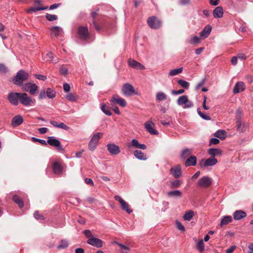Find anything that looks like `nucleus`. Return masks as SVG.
<instances>
[{"mask_svg": "<svg viewBox=\"0 0 253 253\" xmlns=\"http://www.w3.org/2000/svg\"><path fill=\"white\" fill-rule=\"evenodd\" d=\"M29 78V74L24 70L19 71L13 79V83L19 86L23 84V82L27 81Z\"/></svg>", "mask_w": 253, "mask_h": 253, "instance_id": "nucleus-1", "label": "nucleus"}, {"mask_svg": "<svg viewBox=\"0 0 253 253\" xmlns=\"http://www.w3.org/2000/svg\"><path fill=\"white\" fill-rule=\"evenodd\" d=\"M19 101L23 105L27 106L35 104V100L29 97L26 93H19Z\"/></svg>", "mask_w": 253, "mask_h": 253, "instance_id": "nucleus-2", "label": "nucleus"}, {"mask_svg": "<svg viewBox=\"0 0 253 253\" xmlns=\"http://www.w3.org/2000/svg\"><path fill=\"white\" fill-rule=\"evenodd\" d=\"M147 24L151 28L158 29L162 25V22L156 16H152L148 18Z\"/></svg>", "mask_w": 253, "mask_h": 253, "instance_id": "nucleus-3", "label": "nucleus"}, {"mask_svg": "<svg viewBox=\"0 0 253 253\" xmlns=\"http://www.w3.org/2000/svg\"><path fill=\"white\" fill-rule=\"evenodd\" d=\"M110 101V104L112 107H113L114 104H118L122 107H125L126 105V100L116 94L114 95L112 97Z\"/></svg>", "mask_w": 253, "mask_h": 253, "instance_id": "nucleus-4", "label": "nucleus"}, {"mask_svg": "<svg viewBox=\"0 0 253 253\" xmlns=\"http://www.w3.org/2000/svg\"><path fill=\"white\" fill-rule=\"evenodd\" d=\"M47 139L48 140L46 142L47 144H48L51 146L56 147L57 150L60 151H63L64 150V148L61 145V143L59 140L53 136H49L47 137Z\"/></svg>", "mask_w": 253, "mask_h": 253, "instance_id": "nucleus-5", "label": "nucleus"}, {"mask_svg": "<svg viewBox=\"0 0 253 253\" xmlns=\"http://www.w3.org/2000/svg\"><path fill=\"white\" fill-rule=\"evenodd\" d=\"M122 92L124 95L130 96L135 93L133 86L128 83L125 84L122 88Z\"/></svg>", "mask_w": 253, "mask_h": 253, "instance_id": "nucleus-6", "label": "nucleus"}, {"mask_svg": "<svg viewBox=\"0 0 253 253\" xmlns=\"http://www.w3.org/2000/svg\"><path fill=\"white\" fill-rule=\"evenodd\" d=\"M78 33L80 38L82 40L86 41L90 37L87 27H79Z\"/></svg>", "mask_w": 253, "mask_h": 253, "instance_id": "nucleus-7", "label": "nucleus"}, {"mask_svg": "<svg viewBox=\"0 0 253 253\" xmlns=\"http://www.w3.org/2000/svg\"><path fill=\"white\" fill-rule=\"evenodd\" d=\"M212 183L211 178L208 176H203L200 178L197 182V185L201 187L207 188L209 187Z\"/></svg>", "mask_w": 253, "mask_h": 253, "instance_id": "nucleus-8", "label": "nucleus"}, {"mask_svg": "<svg viewBox=\"0 0 253 253\" xmlns=\"http://www.w3.org/2000/svg\"><path fill=\"white\" fill-rule=\"evenodd\" d=\"M7 99L12 105H17L18 104V100H19V93L10 92L8 94Z\"/></svg>", "mask_w": 253, "mask_h": 253, "instance_id": "nucleus-9", "label": "nucleus"}, {"mask_svg": "<svg viewBox=\"0 0 253 253\" xmlns=\"http://www.w3.org/2000/svg\"><path fill=\"white\" fill-rule=\"evenodd\" d=\"M217 160L215 158H213L211 157L207 159L206 160L204 161V160H202L200 162L199 165L201 167H209V166H212L215 165L217 163Z\"/></svg>", "mask_w": 253, "mask_h": 253, "instance_id": "nucleus-10", "label": "nucleus"}, {"mask_svg": "<svg viewBox=\"0 0 253 253\" xmlns=\"http://www.w3.org/2000/svg\"><path fill=\"white\" fill-rule=\"evenodd\" d=\"M107 148L109 152L113 155H117L121 152L119 146L114 143H108Z\"/></svg>", "mask_w": 253, "mask_h": 253, "instance_id": "nucleus-11", "label": "nucleus"}, {"mask_svg": "<svg viewBox=\"0 0 253 253\" xmlns=\"http://www.w3.org/2000/svg\"><path fill=\"white\" fill-rule=\"evenodd\" d=\"M154 124L151 121H147L144 124L146 129L151 134L158 135L159 132L154 128Z\"/></svg>", "mask_w": 253, "mask_h": 253, "instance_id": "nucleus-12", "label": "nucleus"}, {"mask_svg": "<svg viewBox=\"0 0 253 253\" xmlns=\"http://www.w3.org/2000/svg\"><path fill=\"white\" fill-rule=\"evenodd\" d=\"M170 173L176 178L179 177L182 173L180 165H177L171 168L170 169Z\"/></svg>", "mask_w": 253, "mask_h": 253, "instance_id": "nucleus-13", "label": "nucleus"}, {"mask_svg": "<svg viewBox=\"0 0 253 253\" xmlns=\"http://www.w3.org/2000/svg\"><path fill=\"white\" fill-rule=\"evenodd\" d=\"M128 63L130 67L134 69L139 70H144L145 69V67L140 63L133 59H129L128 61Z\"/></svg>", "mask_w": 253, "mask_h": 253, "instance_id": "nucleus-14", "label": "nucleus"}, {"mask_svg": "<svg viewBox=\"0 0 253 253\" xmlns=\"http://www.w3.org/2000/svg\"><path fill=\"white\" fill-rule=\"evenodd\" d=\"M87 243L93 246L96 247L97 248H100L103 246V241L96 238H91L89 239Z\"/></svg>", "mask_w": 253, "mask_h": 253, "instance_id": "nucleus-15", "label": "nucleus"}, {"mask_svg": "<svg viewBox=\"0 0 253 253\" xmlns=\"http://www.w3.org/2000/svg\"><path fill=\"white\" fill-rule=\"evenodd\" d=\"M245 89V84L243 82H238L234 87L233 92L237 94L240 91H243Z\"/></svg>", "mask_w": 253, "mask_h": 253, "instance_id": "nucleus-16", "label": "nucleus"}, {"mask_svg": "<svg viewBox=\"0 0 253 253\" xmlns=\"http://www.w3.org/2000/svg\"><path fill=\"white\" fill-rule=\"evenodd\" d=\"M23 122V119L21 115H16L12 119L11 125L12 127H15L20 126Z\"/></svg>", "mask_w": 253, "mask_h": 253, "instance_id": "nucleus-17", "label": "nucleus"}, {"mask_svg": "<svg viewBox=\"0 0 253 253\" xmlns=\"http://www.w3.org/2000/svg\"><path fill=\"white\" fill-rule=\"evenodd\" d=\"M235 220H239L247 216V213L242 210H237L233 214Z\"/></svg>", "mask_w": 253, "mask_h": 253, "instance_id": "nucleus-18", "label": "nucleus"}, {"mask_svg": "<svg viewBox=\"0 0 253 253\" xmlns=\"http://www.w3.org/2000/svg\"><path fill=\"white\" fill-rule=\"evenodd\" d=\"M197 158L195 156H190L187 159L185 162V166L186 167L194 166L197 164Z\"/></svg>", "mask_w": 253, "mask_h": 253, "instance_id": "nucleus-19", "label": "nucleus"}, {"mask_svg": "<svg viewBox=\"0 0 253 253\" xmlns=\"http://www.w3.org/2000/svg\"><path fill=\"white\" fill-rule=\"evenodd\" d=\"M51 36L53 37H57L60 33L62 32L61 28L58 26H54L51 28Z\"/></svg>", "mask_w": 253, "mask_h": 253, "instance_id": "nucleus-20", "label": "nucleus"}, {"mask_svg": "<svg viewBox=\"0 0 253 253\" xmlns=\"http://www.w3.org/2000/svg\"><path fill=\"white\" fill-rule=\"evenodd\" d=\"M208 153L211 157L214 158L215 156H221L222 154V151L216 148H211L208 150Z\"/></svg>", "mask_w": 253, "mask_h": 253, "instance_id": "nucleus-21", "label": "nucleus"}, {"mask_svg": "<svg viewBox=\"0 0 253 253\" xmlns=\"http://www.w3.org/2000/svg\"><path fill=\"white\" fill-rule=\"evenodd\" d=\"M223 11L221 6L216 7L213 11V15L215 18H221L223 16Z\"/></svg>", "mask_w": 253, "mask_h": 253, "instance_id": "nucleus-22", "label": "nucleus"}, {"mask_svg": "<svg viewBox=\"0 0 253 253\" xmlns=\"http://www.w3.org/2000/svg\"><path fill=\"white\" fill-rule=\"evenodd\" d=\"M211 26L209 25L206 26L203 31L200 32V36L204 38L208 37L211 31Z\"/></svg>", "mask_w": 253, "mask_h": 253, "instance_id": "nucleus-23", "label": "nucleus"}, {"mask_svg": "<svg viewBox=\"0 0 253 253\" xmlns=\"http://www.w3.org/2000/svg\"><path fill=\"white\" fill-rule=\"evenodd\" d=\"M98 9L96 10L95 11L92 12L91 13V16L92 18V22L94 25L95 29H96V31H100L101 28L94 20L95 18L96 17L97 15H98Z\"/></svg>", "mask_w": 253, "mask_h": 253, "instance_id": "nucleus-24", "label": "nucleus"}, {"mask_svg": "<svg viewBox=\"0 0 253 253\" xmlns=\"http://www.w3.org/2000/svg\"><path fill=\"white\" fill-rule=\"evenodd\" d=\"M134 156L138 159L145 160L147 159L146 155L140 150H135L133 152Z\"/></svg>", "mask_w": 253, "mask_h": 253, "instance_id": "nucleus-25", "label": "nucleus"}, {"mask_svg": "<svg viewBox=\"0 0 253 253\" xmlns=\"http://www.w3.org/2000/svg\"><path fill=\"white\" fill-rule=\"evenodd\" d=\"M48 6H37V7H31L29 9L27 10V12L28 13H32L40 10H43L47 9Z\"/></svg>", "mask_w": 253, "mask_h": 253, "instance_id": "nucleus-26", "label": "nucleus"}, {"mask_svg": "<svg viewBox=\"0 0 253 253\" xmlns=\"http://www.w3.org/2000/svg\"><path fill=\"white\" fill-rule=\"evenodd\" d=\"M167 195L169 197L181 198L182 192L180 190H174L168 192Z\"/></svg>", "mask_w": 253, "mask_h": 253, "instance_id": "nucleus-27", "label": "nucleus"}, {"mask_svg": "<svg viewBox=\"0 0 253 253\" xmlns=\"http://www.w3.org/2000/svg\"><path fill=\"white\" fill-rule=\"evenodd\" d=\"M232 217L230 215H226L223 217L221 219L220 225L221 227L228 224L229 223L232 222Z\"/></svg>", "mask_w": 253, "mask_h": 253, "instance_id": "nucleus-28", "label": "nucleus"}, {"mask_svg": "<svg viewBox=\"0 0 253 253\" xmlns=\"http://www.w3.org/2000/svg\"><path fill=\"white\" fill-rule=\"evenodd\" d=\"M53 170L54 173L59 174L62 172V168L58 162H55L53 165Z\"/></svg>", "mask_w": 253, "mask_h": 253, "instance_id": "nucleus-29", "label": "nucleus"}, {"mask_svg": "<svg viewBox=\"0 0 253 253\" xmlns=\"http://www.w3.org/2000/svg\"><path fill=\"white\" fill-rule=\"evenodd\" d=\"M214 136L221 140H223L226 137V132L223 130L220 129L214 133Z\"/></svg>", "mask_w": 253, "mask_h": 253, "instance_id": "nucleus-30", "label": "nucleus"}, {"mask_svg": "<svg viewBox=\"0 0 253 253\" xmlns=\"http://www.w3.org/2000/svg\"><path fill=\"white\" fill-rule=\"evenodd\" d=\"M192 153V150L190 149H184L181 154V158L182 159H185L186 158H189L191 155Z\"/></svg>", "mask_w": 253, "mask_h": 253, "instance_id": "nucleus-31", "label": "nucleus"}, {"mask_svg": "<svg viewBox=\"0 0 253 253\" xmlns=\"http://www.w3.org/2000/svg\"><path fill=\"white\" fill-rule=\"evenodd\" d=\"M12 200L18 205L20 208H22L24 206L23 202L22 199L17 195H14Z\"/></svg>", "mask_w": 253, "mask_h": 253, "instance_id": "nucleus-32", "label": "nucleus"}, {"mask_svg": "<svg viewBox=\"0 0 253 253\" xmlns=\"http://www.w3.org/2000/svg\"><path fill=\"white\" fill-rule=\"evenodd\" d=\"M188 97L186 95H182L178 98L177 99V104L179 106L185 105V104L188 102Z\"/></svg>", "mask_w": 253, "mask_h": 253, "instance_id": "nucleus-33", "label": "nucleus"}, {"mask_svg": "<svg viewBox=\"0 0 253 253\" xmlns=\"http://www.w3.org/2000/svg\"><path fill=\"white\" fill-rule=\"evenodd\" d=\"M102 136L103 134L102 133L98 132L92 136L90 140H91V142H95L98 144L99 140L102 137Z\"/></svg>", "mask_w": 253, "mask_h": 253, "instance_id": "nucleus-34", "label": "nucleus"}, {"mask_svg": "<svg viewBox=\"0 0 253 253\" xmlns=\"http://www.w3.org/2000/svg\"><path fill=\"white\" fill-rule=\"evenodd\" d=\"M121 208L123 210L126 211L128 213L132 212V210H131L129 208V205L125 201H124L121 203Z\"/></svg>", "mask_w": 253, "mask_h": 253, "instance_id": "nucleus-35", "label": "nucleus"}, {"mask_svg": "<svg viewBox=\"0 0 253 253\" xmlns=\"http://www.w3.org/2000/svg\"><path fill=\"white\" fill-rule=\"evenodd\" d=\"M194 211H188L185 212L183 216V218L185 220L190 221L193 217Z\"/></svg>", "mask_w": 253, "mask_h": 253, "instance_id": "nucleus-36", "label": "nucleus"}, {"mask_svg": "<svg viewBox=\"0 0 253 253\" xmlns=\"http://www.w3.org/2000/svg\"><path fill=\"white\" fill-rule=\"evenodd\" d=\"M167 99V95L163 92H158L156 94V100L160 101L165 100Z\"/></svg>", "mask_w": 253, "mask_h": 253, "instance_id": "nucleus-37", "label": "nucleus"}, {"mask_svg": "<svg viewBox=\"0 0 253 253\" xmlns=\"http://www.w3.org/2000/svg\"><path fill=\"white\" fill-rule=\"evenodd\" d=\"M181 182L179 180H175L170 182V188H178L181 184Z\"/></svg>", "mask_w": 253, "mask_h": 253, "instance_id": "nucleus-38", "label": "nucleus"}, {"mask_svg": "<svg viewBox=\"0 0 253 253\" xmlns=\"http://www.w3.org/2000/svg\"><path fill=\"white\" fill-rule=\"evenodd\" d=\"M66 98L69 101H75L77 100L78 96L75 93H69L66 95Z\"/></svg>", "mask_w": 253, "mask_h": 253, "instance_id": "nucleus-39", "label": "nucleus"}, {"mask_svg": "<svg viewBox=\"0 0 253 253\" xmlns=\"http://www.w3.org/2000/svg\"><path fill=\"white\" fill-rule=\"evenodd\" d=\"M183 71V68H180L178 69H175L171 70L169 73V76H174L179 73H181Z\"/></svg>", "mask_w": 253, "mask_h": 253, "instance_id": "nucleus-40", "label": "nucleus"}, {"mask_svg": "<svg viewBox=\"0 0 253 253\" xmlns=\"http://www.w3.org/2000/svg\"><path fill=\"white\" fill-rule=\"evenodd\" d=\"M236 127L237 131L239 132H243V125L242 122L241 120H236Z\"/></svg>", "mask_w": 253, "mask_h": 253, "instance_id": "nucleus-41", "label": "nucleus"}, {"mask_svg": "<svg viewBox=\"0 0 253 253\" xmlns=\"http://www.w3.org/2000/svg\"><path fill=\"white\" fill-rule=\"evenodd\" d=\"M56 92L50 88H48L46 90V95L49 98H53L55 96Z\"/></svg>", "mask_w": 253, "mask_h": 253, "instance_id": "nucleus-42", "label": "nucleus"}, {"mask_svg": "<svg viewBox=\"0 0 253 253\" xmlns=\"http://www.w3.org/2000/svg\"><path fill=\"white\" fill-rule=\"evenodd\" d=\"M101 110L108 116H111L112 115L111 112L109 110V107L107 106L104 104L101 106Z\"/></svg>", "mask_w": 253, "mask_h": 253, "instance_id": "nucleus-43", "label": "nucleus"}, {"mask_svg": "<svg viewBox=\"0 0 253 253\" xmlns=\"http://www.w3.org/2000/svg\"><path fill=\"white\" fill-rule=\"evenodd\" d=\"M177 83L181 85L182 87L187 89L189 86V83L183 80H179L177 81Z\"/></svg>", "mask_w": 253, "mask_h": 253, "instance_id": "nucleus-44", "label": "nucleus"}, {"mask_svg": "<svg viewBox=\"0 0 253 253\" xmlns=\"http://www.w3.org/2000/svg\"><path fill=\"white\" fill-rule=\"evenodd\" d=\"M68 247V243L65 240H62L61 241L60 244L58 246V249H65Z\"/></svg>", "mask_w": 253, "mask_h": 253, "instance_id": "nucleus-45", "label": "nucleus"}, {"mask_svg": "<svg viewBox=\"0 0 253 253\" xmlns=\"http://www.w3.org/2000/svg\"><path fill=\"white\" fill-rule=\"evenodd\" d=\"M38 86L35 84H32V86L29 90V92L31 95L35 94L38 90Z\"/></svg>", "mask_w": 253, "mask_h": 253, "instance_id": "nucleus-46", "label": "nucleus"}, {"mask_svg": "<svg viewBox=\"0 0 253 253\" xmlns=\"http://www.w3.org/2000/svg\"><path fill=\"white\" fill-rule=\"evenodd\" d=\"M197 248L200 252H202L204 250V243L203 240H200L197 244Z\"/></svg>", "mask_w": 253, "mask_h": 253, "instance_id": "nucleus-47", "label": "nucleus"}, {"mask_svg": "<svg viewBox=\"0 0 253 253\" xmlns=\"http://www.w3.org/2000/svg\"><path fill=\"white\" fill-rule=\"evenodd\" d=\"M45 17L49 21H53L57 19V16L54 14L47 13L45 15Z\"/></svg>", "mask_w": 253, "mask_h": 253, "instance_id": "nucleus-48", "label": "nucleus"}, {"mask_svg": "<svg viewBox=\"0 0 253 253\" xmlns=\"http://www.w3.org/2000/svg\"><path fill=\"white\" fill-rule=\"evenodd\" d=\"M114 243L118 245L122 250L125 251V252H122V253H128V251L129 250V247L125 246L123 244H120L117 242H115Z\"/></svg>", "mask_w": 253, "mask_h": 253, "instance_id": "nucleus-49", "label": "nucleus"}, {"mask_svg": "<svg viewBox=\"0 0 253 253\" xmlns=\"http://www.w3.org/2000/svg\"><path fill=\"white\" fill-rule=\"evenodd\" d=\"M31 140H32L33 142H38L42 145H47L46 142L44 140H43V139H40L36 138L34 137H33L31 138Z\"/></svg>", "mask_w": 253, "mask_h": 253, "instance_id": "nucleus-50", "label": "nucleus"}, {"mask_svg": "<svg viewBox=\"0 0 253 253\" xmlns=\"http://www.w3.org/2000/svg\"><path fill=\"white\" fill-rule=\"evenodd\" d=\"M34 215L35 218L37 219L43 220L45 218L44 216L42 214L40 213L39 211H35V212L34 214Z\"/></svg>", "mask_w": 253, "mask_h": 253, "instance_id": "nucleus-51", "label": "nucleus"}, {"mask_svg": "<svg viewBox=\"0 0 253 253\" xmlns=\"http://www.w3.org/2000/svg\"><path fill=\"white\" fill-rule=\"evenodd\" d=\"M198 114L201 117H202L203 119L206 120H211V117L207 115H205L203 114L199 109H198Z\"/></svg>", "mask_w": 253, "mask_h": 253, "instance_id": "nucleus-52", "label": "nucleus"}, {"mask_svg": "<svg viewBox=\"0 0 253 253\" xmlns=\"http://www.w3.org/2000/svg\"><path fill=\"white\" fill-rule=\"evenodd\" d=\"M200 42V38L197 36H194L192 39L190 41L191 44H197Z\"/></svg>", "mask_w": 253, "mask_h": 253, "instance_id": "nucleus-53", "label": "nucleus"}, {"mask_svg": "<svg viewBox=\"0 0 253 253\" xmlns=\"http://www.w3.org/2000/svg\"><path fill=\"white\" fill-rule=\"evenodd\" d=\"M97 145L95 142H91V140H90L88 144V148L90 150L93 151L96 148Z\"/></svg>", "mask_w": 253, "mask_h": 253, "instance_id": "nucleus-54", "label": "nucleus"}, {"mask_svg": "<svg viewBox=\"0 0 253 253\" xmlns=\"http://www.w3.org/2000/svg\"><path fill=\"white\" fill-rule=\"evenodd\" d=\"M32 84L30 83H26L23 85L22 88L26 91H29Z\"/></svg>", "mask_w": 253, "mask_h": 253, "instance_id": "nucleus-55", "label": "nucleus"}, {"mask_svg": "<svg viewBox=\"0 0 253 253\" xmlns=\"http://www.w3.org/2000/svg\"><path fill=\"white\" fill-rule=\"evenodd\" d=\"M178 3L181 6L187 5L190 3V0H179Z\"/></svg>", "mask_w": 253, "mask_h": 253, "instance_id": "nucleus-56", "label": "nucleus"}, {"mask_svg": "<svg viewBox=\"0 0 253 253\" xmlns=\"http://www.w3.org/2000/svg\"><path fill=\"white\" fill-rule=\"evenodd\" d=\"M7 72V68L3 64H0V73H6Z\"/></svg>", "mask_w": 253, "mask_h": 253, "instance_id": "nucleus-57", "label": "nucleus"}, {"mask_svg": "<svg viewBox=\"0 0 253 253\" xmlns=\"http://www.w3.org/2000/svg\"><path fill=\"white\" fill-rule=\"evenodd\" d=\"M236 119L237 120H241V117L242 115V112L240 109H238L236 111Z\"/></svg>", "mask_w": 253, "mask_h": 253, "instance_id": "nucleus-58", "label": "nucleus"}, {"mask_svg": "<svg viewBox=\"0 0 253 253\" xmlns=\"http://www.w3.org/2000/svg\"><path fill=\"white\" fill-rule=\"evenodd\" d=\"M205 83H206V79H202V81L196 85V89L197 90L199 89L202 86L204 85Z\"/></svg>", "mask_w": 253, "mask_h": 253, "instance_id": "nucleus-59", "label": "nucleus"}, {"mask_svg": "<svg viewBox=\"0 0 253 253\" xmlns=\"http://www.w3.org/2000/svg\"><path fill=\"white\" fill-rule=\"evenodd\" d=\"M219 142V140L217 138H212L211 139L210 141L209 145H211L212 144H217Z\"/></svg>", "mask_w": 253, "mask_h": 253, "instance_id": "nucleus-60", "label": "nucleus"}, {"mask_svg": "<svg viewBox=\"0 0 253 253\" xmlns=\"http://www.w3.org/2000/svg\"><path fill=\"white\" fill-rule=\"evenodd\" d=\"M59 128L63 129L64 130H68L69 129V127L67 126L66 125L64 124L63 123H59V125L58 126Z\"/></svg>", "mask_w": 253, "mask_h": 253, "instance_id": "nucleus-61", "label": "nucleus"}, {"mask_svg": "<svg viewBox=\"0 0 253 253\" xmlns=\"http://www.w3.org/2000/svg\"><path fill=\"white\" fill-rule=\"evenodd\" d=\"M84 235L86 237L88 238L89 239L93 238V235L90 230H84Z\"/></svg>", "mask_w": 253, "mask_h": 253, "instance_id": "nucleus-62", "label": "nucleus"}, {"mask_svg": "<svg viewBox=\"0 0 253 253\" xmlns=\"http://www.w3.org/2000/svg\"><path fill=\"white\" fill-rule=\"evenodd\" d=\"M35 77L38 80L42 81H45L46 79V77L45 76L40 74H35Z\"/></svg>", "mask_w": 253, "mask_h": 253, "instance_id": "nucleus-63", "label": "nucleus"}, {"mask_svg": "<svg viewBox=\"0 0 253 253\" xmlns=\"http://www.w3.org/2000/svg\"><path fill=\"white\" fill-rule=\"evenodd\" d=\"M60 73L61 75L66 76L68 74V71L67 68H61L60 69Z\"/></svg>", "mask_w": 253, "mask_h": 253, "instance_id": "nucleus-64", "label": "nucleus"}]
</instances>
